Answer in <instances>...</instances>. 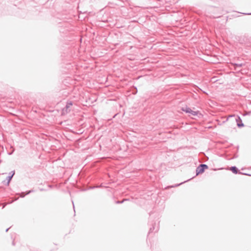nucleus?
Wrapping results in <instances>:
<instances>
[{
    "mask_svg": "<svg viewBox=\"0 0 251 251\" xmlns=\"http://www.w3.org/2000/svg\"><path fill=\"white\" fill-rule=\"evenodd\" d=\"M12 244H13V245H15V243H14V241H13V242H12Z\"/></svg>",
    "mask_w": 251,
    "mask_h": 251,
    "instance_id": "2eb2a0df",
    "label": "nucleus"
},
{
    "mask_svg": "<svg viewBox=\"0 0 251 251\" xmlns=\"http://www.w3.org/2000/svg\"><path fill=\"white\" fill-rule=\"evenodd\" d=\"M182 110L185 111L186 113H190L193 116H196L198 114V111H193L189 107L183 108H182Z\"/></svg>",
    "mask_w": 251,
    "mask_h": 251,
    "instance_id": "f03ea898",
    "label": "nucleus"
},
{
    "mask_svg": "<svg viewBox=\"0 0 251 251\" xmlns=\"http://www.w3.org/2000/svg\"><path fill=\"white\" fill-rule=\"evenodd\" d=\"M15 174V172L13 171H11L9 173V175L6 177V180H7V185H8L9 183H10V181H11L12 178L13 177V176Z\"/></svg>",
    "mask_w": 251,
    "mask_h": 251,
    "instance_id": "20e7f679",
    "label": "nucleus"
},
{
    "mask_svg": "<svg viewBox=\"0 0 251 251\" xmlns=\"http://www.w3.org/2000/svg\"><path fill=\"white\" fill-rule=\"evenodd\" d=\"M155 229V232L158 230V226L156 225V223H154V224L152 225V227H150L149 233L152 232Z\"/></svg>",
    "mask_w": 251,
    "mask_h": 251,
    "instance_id": "39448f33",
    "label": "nucleus"
},
{
    "mask_svg": "<svg viewBox=\"0 0 251 251\" xmlns=\"http://www.w3.org/2000/svg\"><path fill=\"white\" fill-rule=\"evenodd\" d=\"M5 204H4V205L3 206L2 208H3L5 207Z\"/></svg>",
    "mask_w": 251,
    "mask_h": 251,
    "instance_id": "dca6fc26",
    "label": "nucleus"
},
{
    "mask_svg": "<svg viewBox=\"0 0 251 251\" xmlns=\"http://www.w3.org/2000/svg\"><path fill=\"white\" fill-rule=\"evenodd\" d=\"M208 168V166L204 164H200L196 169V176L204 172V170Z\"/></svg>",
    "mask_w": 251,
    "mask_h": 251,
    "instance_id": "f257e3e1",
    "label": "nucleus"
},
{
    "mask_svg": "<svg viewBox=\"0 0 251 251\" xmlns=\"http://www.w3.org/2000/svg\"><path fill=\"white\" fill-rule=\"evenodd\" d=\"M174 187L173 186H170V187Z\"/></svg>",
    "mask_w": 251,
    "mask_h": 251,
    "instance_id": "f3484780",
    "label": "nucleus"
},
{
    "mask_svg": "<svg viewBox=\"0 0 251 251\" xmlns=\"http://www.w3.org/2000/svg\"><path fill=\"white\" fill-rule=\"evenodd\" d=\"M25 194L24 192H22L20 194V196L21 198H24L25 196Z\"/></svg>",
    "mask_w": 251,
    "mask_h": 251,
    "instance_id": "9d476101",
    "label": "nucleus"
},
{
    "mask_svg": "<svg viewBox=\"0 0 251 251\" xmlns=\"http://www.w3.org/2000/svg\"><path fill=\"white\" fill-rule=\"evenodd\" d=\"M72 202H73V204H74L73 201H72ZM73 208H74V209H75V205H74V204H73Z\"/></svg>",
    "mask_w": 251,
    "mask_h": 251,
    "instance_id": "4468645a",
    "label": "nucleus"
},
{
    "mask_svg": "<svg viewBox=\"0 0 251 251\" xmlns=\"http://www.w3.org/2000/svg\"><path fill=\"white\" fill-rule=\"evenodd\" d=\"M127 201V199H124L121 201H116V203H118V204H121V203H123L125 201Z\"/></svg>",
    "mask_w": 251,
    "mask_h": 251,
    "instance_id": "0eeeda50",
    "label": "nucleus"
},
{
    "mask_svg": "<svg viewBox=\"0 0 251 251\" xmlns=\"http://www.w3.org/2000/svg\"><path fill=\"white\" fill-rule=\"evenodd\" d=\"M182 183H179V184H176V185L175 186H179L180 184H181Z\"/></svg>",
    "mask_w": 251,
    "mask_h": 251,
    "instance_id": "f8f14e48",
    "label": "nucleus"
},
{
    "mask_svg": "<svg viewBox=\"0 0 251 251\" xmlns=\"http://www.w3.org/2000/svg\"><path fill=\"white\" fill-rule=\"evenodd\" d=\"M33 192H34V191L33 190H30L29 191H27L25 195H28L30 193Z\"/></svg>",
    "mask_w": 251,
    "mask_h": 251,
    "instance_id": "1a4fd4ad",
    "label": "nucleus"
},
{
    "mask_svg": "<svg viewBox=\"0 0 251 251\" xmlns=\"http://www.w3.org/2000/svg\"><path fill=\"white\" fill-rule=\"evenodd\" d=\"M237 125L239 127H241L244 126L243 124H238Z\"/></svg>",
    "mask_w": 251,
    "mask_h": 251,
    "instance_id": "9b49d317",
    "label": "nucleus"
},
{
    "mask_svg": "<svg viewBox=\"0 0 251 251\" xmlns=\"http://www.w3.org/2000/svg\"><path fill=\"white\" fill-rule=\"evenodd\" d=\"M235 116V115L234 114H232V115H229L227 116V117L226 118V121H228V119L230 118H231V117H233Z\"/></svg>",
    "mask_w": 251,
    "mask_h": 251,
    "instance_id": "6e6552de",
    "label": "nucleus"
},
{
    "mask_svg": "<svg viewBox=\"0 0 251 251\" xmlns=\"http://www.w3.org/2000/svg\"><path fill=\"white\" fill-rule=\"evenodd\" d=\"M9 228H7V229H6L5 231H6V232H7V231H8V230L9 229Z\"/></svg>",
    "mask_w": 251,
    "mask_h": 251,
    "instance_id": "ddd939ff",
    "label": "nucleus"
},
{
    "mask_svg": "<svg viewBox=\"0 0 251 251\" xmlns=\"http://www.w3.org/2000/svg\"><path fill=\"white\" fill-rule=\"evenodd\" d=\"M228 170H230V171H232V172L233 173V174H235V166H232L231 167H230L229 169H228Z\"/></svg>",
    "mask_w": 251,
    "mask_h": 251,
    "instance_id": "423d86ee",
    "label": "nucleus"
},
{
    "mask_svg": "<svg viewBox=\"0 0 251 251\" xmlns=\"http://www.w3.org/2000/svg\"><path fill=\"white\" fill-rule=\"evenodd\" d=\"M73 102L72 101H67L65 107L63 109V112L65 111L68 113L70 111V107L73 105Z\"/></svg>",
    "mask_w": 251,
    "mask_h": 251,
    "instance_id": "7ed1b4c3",
    "label": "nucleus"
}]
</instances>
